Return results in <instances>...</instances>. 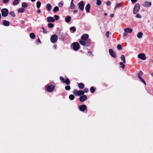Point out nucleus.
I'll list each match as a JSON object with an SVG mask.
<instances>
[{"mask_svg": "<svg viewBox=\"0 0 153 153\" xmlns=\"http://www.w3.org/2000/svg\"><path fill=\"white\" fill-rule=\"evenodd\" d=\"M110 16L111 17V18H112V17H113V16H114V14H110Z\"/></svg>", "mask_w": 153, "mask_h": 153, "instance_id": "4d7b16f0", "label": "nucleus"}, {"mask_svg": "<svg viewBox=\"0 0 153 153\" xmlns=\"http://www.w3.org/2000/svg\"><path fill=\"white\" fill-rule=\"evenodd\" d=\"M30 36L31 39H33L35 37V35L33 33H32L30 34Z\"/></svg>", "mask_w": 153, "mask_h": 153, "instance_id": "a878e982", "label": "nucleus"}, {"mask_svg": "<svg viewBox=\"0 0 153 153\" xmlns=\"http://www.w3.org/2000/svg\"><path fill=\"white\" fill-rule=\"evenodd\" d=\"M87 99V97L85 95H83L79 97V100L81 102H83L86 100Z\"/></svg>", "mask_w": 153, "mask_h": 153, "instance_id": "9d476101", "label": "nucleus"}, {"mask_svg": "<svg viewBox=\"0 0 153 153\" xmlns=\"http://www.w3.org/2000/svg\"><path fill=\"white\" fill-rule=\"evenodd\" d=\"M80 44L83 46H85V42L84 40H80L79 41Z\"/></svg>", "mask_w": 153, "mask_h": 153, "instance_id": "bb28decb", "label": "nucleus"}, {"mask_svg": "<svg viewBox=\"0 0 153 153\" xmlns=\"http://www.w3.org/2000/svg\"><path fill=\"white\" fill-rule=\"evenodd\" d=\"M143 74V73L142 71H140V72H139V75H140H140H142Z\"/></svg>", "mask_w": 153, "mask_h": 153, "instance_id": "6e6d98bb", "label": "nucleus"}, {"mask_svg": "<svg viewBox=\"0 0 153 153\" xmlns=\"http://www.w3.org/2000/svg\"><path fill=\"white\" fill-rule=\"evenodd\" d=\"M86 107L84 105H82L79 107V109L82 111H85L86 110Z\"/></svg>", "mask_w": 153, "mask_h": 153, "instance_id": "4468645a", "label": "nucleus"}, {"mask_svg": "<svg viewBox=\"0 0 153 153\" xmlns=\"http://www.w3.org/2000/svg\"><path fill=\"white\" fill-rule=\"evenodd\" d=\"M64 82L67 85H69L70 83V80L69 79L67 78L66 79V80Z\"/></svg>", "mask_w": 153, "mask_h": 153, "instance_id": "cd10ccee", "label": "nucleus"}, {"mask_svg": "<svg viewBox=\"0 0 153 153\" xmlns=\"http://www.w3.org/2000/svg\"><path fill=\"white\" fill-rule=\"evenodd\" d=\"M1 14L4 17L7 16L8 13V11L7 9L3 8L1 10Z\"/></svg>", "mask_w": 153, "mask_h": 153, "instance_id": "423d86ee", "label": "nucleus"}, {"mask_svg": "<svg viewBox=\"0 0 153 153\" xmlns=\"http://www.w3.org/2000/svg\"><path fill=\"white\" fill-rule=\"evenodd\" d=\"M1 13H0V20H1Z\"/></svg>", "mask_w": 153, "mask_h": 153, "instance_id": "e2e57ef3", "label": "nucleus"}, {"mask_svg": "<svg viewBox=\"0 0 153 153\" xmlns=\"http://www.w3.org/2000/svg\"><path fill=\"white\" fill-rule=\"evenodd\" d=\"M41 3L40 1H38L36 2V6L38 8H39L41 6Z\"/></svg>", "mask_w": 153, "mask_h": 153, "instance_id": "7c9ffc66", "label": "nucleus"}, {"mask_svg": "<svg viewBox=\"0 0 153 153\" xmlns=\"http://www.w3.org/2000/svg\"><path fill=\"white\" fill-rule=\"evenodd\" d=\"M88 53H90V52L89 51H88Z\"/></svg>", "mask_w": 153, "mask_h": 153, "instance_id": "69168bd1", "label": "nucleus"}, {"mask_svg": "<svg viewBox=\"0 0 153 153\" xmlns=\"http://www.w3.org/2000/svg\"><path fill=\"white\" fill-rule=\"evenodd\" d=\"M101 4V1L100 0H97L96 4L98 6H100Z\"/></svg>", "mask_w": 153, "mask_h": 153, "instance_id": "2f4dec72", "label": "nucleus"}, {"mask_svg": "<svg viewBox=\"0 0 153 153\" xmlns=\"http://www.w3.org/2000/svg\"><path fill=\"white\" fill-rule=\"evenodd\" d=\"M138 77L140 79L141 81L143 82L145 85H146V83L145 82V81H144L143 79L141 78V77L140 76V75H138Z\"/></svg>", "mask_w": 153, "mask_h": 153, "instance_id": "4c0bfd02", "label": "nucleus"}, {"mask_svg": "<svg viewBox=\"0 0 153 153\" xmlns=\"http://www.w3.org/2000/svg\"><path fill=\"white\" fill-rule=\"evenodd\" d=\"M84 91L82 90L78 91L76 89H74L73 92V94L76 96H80L83 95L84 94Z\"/></svg>", "mask_w": 153, "mask_h": 153, "instance_id": "f03ea898", "label": "nucleus"}, {"mask_svg": "<svg viewBox=\"0 0 153 153\" xmlns=\"http://www.w3.org/2000/svg\"><path fill=\"white\" fill-rule=\"evenodd\" d=\"M143 33L141 32H138L137 34V37L138 38L140 39L142 37Z\"/></svg>", "mask_w": 153, "mask_h": 153, "instance_id": "aec40b11", "label": "nucleus"}, {"mask_svg": "<svg viewBox=\"0 0 153 153\" xmlns=\"http://www.w3.org/2000/svg\"><path fill=\"white\" fill-rule=\"evenodd\" d=\"M37 12L38 13H40L41 12V10L40 9H38L37 10Z\"/></svg>", "mask_w": 153, "mask_h": 153, "instance_id": "5fc2aeb1", "label": "nucleus"}, {"mask_svg": "<svg viewBox=\"0 0 153 153\" xmlns=\"http://www.w3.org/2000/svg\"><path fill=\"white\" fill-rule=\"evenodd\" d=\"M48 27L49 28H52L53 27V25L51 23H49L48 24Z\"/></svg>", "mask_w": 153, "mask_h": 153, "instance_id": "72a5a7b5", "label": "nucleus"}, {"mask_svg": "<svg viewBox=\"0 0 153 153\" xmlns=\"http://www.w3.org/2000/svg\"><path fill=\"white\" fill-rule=\"evenodd\" d=\"M140 9V6L139 4H136L133 9V13L136 14L139 11Z\"/></svg>", "mask_w": 153, "mask_h": 153, "instance_id": "20e7f679", "label": "nucleus"}, {"mask_svg": "<svg viewBox=\"0 0 153 153\" xmlns=\"http://www.w3.org/2000/svg\"><path fill=\"white\" fill-rule=\"evenodd\" d=\"M19 3V0H14L13 2V4L14 5H16L18 4Z\"/></svg>", "mask_w": 153, "mask_h": 153, "instance_id": "4be33fe9", "label": "nucleus"}, {"mask_svg": "<svg viewBox=\"0 0 153 153\" xmlns=\"http://www.w3.org/2000/svg\"><path fill=\"white\" fill-rule=\"evenodd\" d=\"M43 32L44 33H47V31L46 30H45L44 28H43Z\"/></svg>", "mask_w": 153, "mask_h": 153, "instance_id": "603ef678", "label": "nucleus"}, {"mask_svg": "<svg viewBox=\"0 0 153 153\" xmlns=\"http://www.w3.org/2000/svg\"><path fill=\"white\" fill-rule=\"evenodd\" d=\"M54 17L56 19V20H58V19H59V16H58L57 15H55L54 16Z\"/></svg>", "mask_w": 153, "mask_h": 153, "instance_id": "a18cd8bd", "label": "nucleus"}, {"mask_svg": "<svg viewBox=\"0 0 153 153\" xmlns=\"http://www.w3.org/2000/svg\"><path fill=\"white\" fill-rule=\"evenodd\" d=\"M60 80L62 81L63 82H65V80L64 78L62 77H60Z\"/></svg>", "mask_w": 153, "mask_h": 153, "instance_id": "c03bdc74", "label": "nucleus"}, {"mask_svg": "<svg viewBox=\"0 0 153 153\" xmlns=\"http://www.w3.org/2000/svg\"><path fill=\"white\" fill-rule=\"evenodd\" d=\"M121 59L123 61V62L124 63H126V59L124 55H122L121 57Z\"/></svg>", "mask_w": 153, "mask_h": 153, "instance_id": "5701e85b", "label": "nucleus"}, {"mask_svg": "<svg viewBox=\"0 0 153 153\" xmlns=\"http://www.w3.org/2000/svg\"><path fill=\"white\" fill-rule=\"evenodd\" d=\"M109 53L110 55H111V56L112 57L114 58L116 57L115 53L112 49H109Z\"/></svg>", "mask_w": 153, "mask_h": 153, "instance_id": "f8f14e48", "label": "nucleus"}, {"mask_svg": "<svg viewBox=\"0 0 153 153\" xmlns=\"http://www.w3.org/2000/svg\"><path fill=\"white\" fill-rule=\"evenodd\" d=\"M4 3H6L8 2L10 0H3Z\"/></svg>", "mask_w": 153, "mask_h": 153, "instance_id": "09e8293b", "label": "nucleus"}, {"mask_svg": "<svg viewBox=\"0 0 153 153\" xmlns=\"http://www.w3.org/2000/svg\"><path fill=\"white\" fill-rule=\"evenodd\" d=\"M48 11H50L51 8V4H48L46 5Z\"/></svg>", "mask_w": 153, "mask_h": 153, "instance_id": "b1692460", "label": "nucleus"}, {"mask_svg": "<svg viewBox=\"0 0 153 153\" xmlns=\"http://www.w3.org/2000/svg\"><path fill=\"white\" fill-rule=\"evenodd\" d=\"M132 32V30L129 28H127L124 29V32L123 34V36L126 37L127 36L128 33H131Z\"/></svg>", "mask_w": 153, "mask_h": 153, "instance_id": "f257e3e1", "label": "nucleus"}, {"mask_svg": "<svg viewBox=\"0 0 153 153\" xmlns=\"http://www.w3.org/2000/svg\"><path fill=\"white\" fill-rule=\"evenodd\" d=\"M22 6L23 7L26 8L27 6V4L25 2H23L22 3Z\"/></svg>", "mask_w": 153, "mask_h": 153, "instance_id": "c85d7f7f", "label": "nucleus"}, {"mask_svg": "<svg viewBox=\"0 0 153 153\" xmlns=\"http://www.w3.org/2000/svg\"><path fill=\"white\" fill-rule=\"evenodd\" d=\"M151 5V3L150 2L146 1L145 2L144 6L146 7H149Z\"/></svg>", "mask_w": 153, "mask_h": 153, "instance_id": "2eb2a0df", "label": "nucleus"}, {"mask_svg": "<svg viewBox=\"0 0 153 153\" xmlns=\"http://www.w3.org/2000/svg\"><path fill=\"white\" fill-rule=\"evenodd\" d=\"M37 42H40V39H38L37 40Z\"/></svg>", "mask_w": 153, "mask_h": 153, "instance_id": "bf43d9fd", "label": "nucleus"}, {"mask_svg": "<svg viewBox=\"0 0 153 153\" xmlns=\"http://www.w3.org/2000/svg\"><path fill=\"white\" fill-rule=\"evenodd\" d=\"M72 46L73 49L76 51L78 50L80 48L79 44L77 42H75L72 43Z\"/></svg>", "mask_w": 153, "mask_h": 153, "instance_id": "7ed1b4c3", "label": "nucleus"}, {"mask_svg": "<svg viewBox=\"0 0 153 153\" xmlns=\"http://www.w3.org/2000/svg\"><path fill=\"white\" fill-rule=\"evenodd\" d=\"M104 15L105 16H106L107 15V14L106 13H104Z\"/></svg>", "mask_w": 153, "mask_h": 153, "instance_id": "0e129e2a", "label": "nucleus"}, {"mask_svg": "<svg viewBox=\"0 0 153 153\" xmlns=\"http://www.w3.org/2000/svg\"><path fill=\"white\" fill-rule=\"evenodd\" d=\"M65 88L66 90L68 91L70 89L71 87L69 85H67L65 86Z\"/></svg>", "mask_w": 153, "mask_h": 153, "instance_id": "58836bf2", "label": "nucleus"}, {"mask_svg": "<svg viewBox=\"0 0 153 153\" xmlns=\"http://www.w3.org/2000/svg\"><path fill=\"white\" fill-rule=\"evenodd\" d=\"M106 4L108 6H109L111 4V3L110 1H108L106 2Z\"/></svg>", "mask_w": 153, "mask_h": 153, "instance_id": "49530a36", "label": "nucleus"}, {"mask_svg": "<svg viewBox=\"0 0 153 153\" xmlns=\"http://www.w3.org/2000/svg\"><path fill=\"white\" fill-rule=\"evenodd\" d=\"M88 35L87 34H85L82 36L81 39L85 41L88 39Z\"/></svg>", "mask_w": 153, "mask_h": 153, "instance_id": "9b49d317", "label": "nucleus"}, {"mask_svg": "<svg viewBox=\"0 0 153 153\" xmlns=\"http://www.w3.org/2000/svg\"><path fill=\"white\" fill-rule=\"evenodd\" d=\"M21 22L22 24H24V22L23 21H21Z\"/></svg>", "mask_w": 153, "mask_h": 153, "instance_id": "052dcab7", "label": "nucleus"}, {"mask_svg": "<svg viewBox=\"0 0 153 153\" xmlns=\"http://www.w3.org/2000/svg\"><path fill=\"white\" fill-rule=\"evenodd\" d=\"M63 3H60L59 4V7H62L63 5Z\"/></svg>", "mask_w": 153, "mask_h": 153, "instance_id": "8fccbe9b", "label": "nucleus"}, {"mask_svg": "<svg viewBox=\"0 0 153 153\" xmlns=\"http://www.w3.org/2000/svg\"><path fill=\"white\" fill-rule=\"evenodd\" d=\"M152 76H153V73L152 74Z\"/></svg>", "mask_w": 153, "mask_h": 153, "instance_id": "338daca9", "label": "nucleus"}, {"mask_svg": "<svg viewBox=\"0 0 153 153\" xmlns=\"http://www.w3.org/2000/svg\"><path fill=\"white\" fill-rule=\"evenodd\" d=\"M122 5V3H118L116 4V7H115L114 9H116L117 8L119 7Z\"/></svg>", "mask_w": 153, "mask_h": 153, "instance_id": "c756f323", "label": "nucleus"}, {"mask_svg": "<svg viewBox=\"0 0 153 153\" xmlns=\"http://www.w3.org/2000/svg\"><path fill=\"white\" fill-rule=\"evenodd\" d=\"M69 98L70 100H72L74 98V96L73 95L71 94L69 96Z\"/></svg>", "mask_w": 153, "mask_h": 153, "instance_id": "473e14b6", "label": "nucleus"}, {"mask_svg": "<svg viewBox=\"0 0 153 153\" xmlns=\"http://www.w3.org/2000/svg\"><path fill=\"white\" fill-rule=\"evenodd\" d=\"M47 21L48 22H54L55 21V19L53 17L50 16L47 18Z\"/></svg>", "mask_w": 153, "mask_h": 153, "instance_id": "ddd939ff", "label": "nucleus"}, {"mask_svg": "<svg viewBox=\"0 0 153 153\" xmlns=\"http://www.w3.org/2000/svg\"><path fill=\"white\" fill-rule=\"evenodd\" d=\"M136 17L137 18H141V16L139 14H137L136 15Z\"/></svg>", "mask_w": 153, "mask_h": 153, "instance_id": "37998d69", "label": "nucleus"}, {"mask_svg": "<svg viewBox=\"0 0 153 153\" xmlns=\"http://www.w3.org/2000/svg\"><path fill=\"white\" fill-rule=\"evenodd\" d=\"M50 39L51 42L52 43H54L57 41L58 37L56 34H53L51 36Z\"/></svg>", "mask_w": 153, "mask_h": 153, "instance_id": "39448f33", "label": "nucleus"}, {"mask_svg": "<svg viewBox=\"0 0 153 153\" xmlns=\"http://www.w3.org/2000/svg\"><path fill=\"white\" fill-rule=\"evenodd\" d=\"M137 57L138 58L142 59L145 60L146 59V57L145 54L143 53H141L138 55Z\"/></svg>", "mask_w": 153, "mask_h": 153, "instance_id": "6e6552de", "label": "nucleus"}, {"mask_svg": "<svg viewBox=\"0 0 153 153\" xmlns=\"http://www.w3.org/2000/svg\"><path fill=\"white\" fill-rule=\"evenodd\" d=\"M131 1L132 3H134L136 2L137 0H131Z\"/></svg>", "mask_w": 153, "mask_h": 153, "instance_id": "864d4df0", "label": "nucleus"}, {"mask_svg": "<svg viewBox=\"0 0 153 153\" xmlns=\"http://www.w3.org/2000/svg\"><path fill=\"white\" fill-rule=\"evenodd\" d=\"M9 14L11 16L13 17H14L16 15L12 11L10 12L9 13Z\"/></svg>", "mask_w": 153, "mask_h": 153, "instance_id": "c9c22d12", "label": "nucleus"}, {"mask_svg": "<svg viewBox=\"0 0 153 153\" xmlns=\"http://www.w3.org/2000/svg\"><path fill=\"white\" fill-rule=\"evenodd\" d=\"M91 92L92 93H93L95 91V89L93 87H91L90 88Z\"/></svg>", "mask_w": 153, "mask_h": 153, "instance_id": "a19ab883", "label": "nucleus"}, {"mask_svg": "<svg viewBox=\"0 0 153 153\" xmlns=\"http://www.w3.org/2000/svg\"><path fill=\"white\" fill-rule=\"evenodd\" d=\"M3 24L4 26H7L10 25V22L9 21L6 20H4L3 21Z\"/></svg>", "mask_w": 153, "mask_h": 153, "instance_id": "a211bd4d", "label": "nucleus"}, {"mask_svg": "<svg viewBox=\"0 0 153 153\" xmlns=\"http://www.w3.org/2000/svg\"><path fill=\"white\" fill-rule=\"evenodd\" d=\"M59 7L57 6H56L54 7L53 9V11L54 12H55L58 11L59 10Z\"/></svg>", "mask_w": 153, "mask_h": 153, "instance_id": "f704fd0d", "label": "nucleus"}, {"mask_svg": "<svg viewBox=\"0 0 153 153\" xmlns=\"http://www.w3.org/2000/svg\"><path fill=\"white\" fill-rule=\"evenodd\" d=\"M79 7L82 11L84 9V4L83 1H81L78 3Z\"/></svg>", "mask_w": 153, "mask_h": 153, "instance_id": "1a4fd4ad", "label": "nucleus"}, {"mask_svg": "<svg viewBox=\"0 0 153 153\" xmlns=\"http://www.w3.org/2000/svg\"><path fill=\"white\" fill-rule=\"evenodd\" d=\"M25 11V9L22 8H19L18 10V12L19 13H23Z\"/></svg>", "mask_w": 153, "mask_h": 153, "instance_id": "393cba45", "label": "nucleus"}, {"mask_svg": "<svg viewBox=\"0 0 153 153\" xmlns=\"http://www.w3.org/2000/svg\"><path fill=\"white\" fill-rule=\"evenodd\" d=\"M117 48L119 50H121L122 49V47L120 45H117Z\"/></svg>", "mask_w": 153, "mask_h": 153, "instance_id": "79ce46f5", "label": "nucleus"}, {"mask_svg": "<svg viewBox=\"0 0 153 153\" xmlns=\"http://www.w3.org/2000/svg\"><path fill=\"white\" fill-rule=\"evenodd\" d=\"M84 91L86 93H87L88 91V89L87 88H85L84 89Z\"/></svg>", "mask_w": 153, "mask_h": 153, "instance_id": "3c124183", "label": "nucleus"}, {"mask_svg": "<svg viewBox=\"0 0 153 153\" xmlns=\"http://www.w3.org/2000/svg\"><path fill=\"white\" fill-rule=\"evenodd\" d=\"M90 8V4H88L85 7V9L86 11L88 12H89V10Z\"/></svg>", "mask_w": 153, "mask_h": 153, "instance_id": "6ab92c4d", "label": "nucleus"}, {"mask_svg": "<svg viewBox=\"0 0 153 153\" xmlns=\"http://www.w3.org/2000/svg\"><path fill=\"white\" fill-rule=\"evenodd\" d=\"M74 12L75 13H77L78 12V10H74Z\"/></svg>", "mask_w": 153, "mask_h": 153, "instance_id": "13d9d810", "label": "nucleus"}, {"mask_svg": "<svg viewBox=\"0 0 153 153\" xmlns=\"http://www.w3.org/2000/svg\"><path fill=\"white\" fill-rule=\"evenodd\" d=\"M78 87L80 89H82L84 87V85L82 83H79Z\"/></svg>", "mask_w": 153, "mask_h": 153, "instance_id": "412c9836", "label": "nucleus"}, {"mask_svg": "<svg viewBox=\"0 0 153 153\" xmlns=\"http://www.w3.org/2000/svg\"><path fill=\"white\" fill-rule=\"evenodd\" d=\"M106 36L107 37H109V32L107 31L106 33Z\"/></svg>", "mask_w": 153, "mask_h": 153, "instance_id": "de8ad7c7", "label": "nucleus"}, {"mask_svg": "<svg viewBox=\"0 0 153 153\" xmlns=\"http://www.w3.org/2000/svg\"><path fill=\"white\" fill-rule=\"evenodd\" d=\"M152 62H153V60L152 61Z\"/></svg>", "mask_w": 153, "mask_h": 153, "instance_id": "774afa93", "label": "nucleus"}, {"mask_svg": "<svg viewBox=\"0 0 153 153\" xmlns=\"http://www.w3.org/2000/svg\"><path fill=\"white\" fill-rule=\"evenodd\" d=\"M31 1H34L36 0H31Z\"/></svg>", "mask_w": 153, "mask_h": 153, "instance_id": "680f3d73", "label": "nucleus"}, {"mask_svg": "<svg viewBox=\"0 0 153 153\" xmlns=\"http://www.w3.org/2000/svg\"><path fill=\"white\" fill-rule=\"evenodd\" d=\"M55 88L54 85H48L46 87V89L49 92H51L53 91Z\"/></svg>", "mask_w": 153, "mask_h": 153, "instance_id": "0eeeda50", "label": "nucleus"}, {"mask_svg": "<svg viewBox=\"0 0 153 153\" xmlns=\"http://www.w3.org/2000/svg\"><path fill=\"white\" fill-rule=\"evenodd\" d=\"M71 17L70 16H67L65 18V20L67 23L70 22L71 19Z\"/></svg>", "mask_w": 153, "mask_h": 153, "instance_id": "dca6fc26", "label": "nucleus"}, {"mask_svg": "<svg viewBox=\"0 0 153 153\" xmlns=\"http://www.w3.org/2000/svg\"><path fill=\"white\" fill-rule=\"evenodd\" d=\"M120 65L121 66H120V68H122L123 69L125 67V65L123 64L122 62H120L119 63Z\"/></svg>", "mask_w": 153, "mask_h": 153, "instance_id": "e433bc0d", "label": "nucleus"}, {"mask_svg": "<svg viewBox=\"0 0 153 153\" xmlns=\"http://www.w3.org/2000/svg\"><path fill=\"white\" fill-rule=\"evenodd\" d=\"M70 30H73V32H74L76 30V29L74 27H72L70 28Z\"/></svg>", "mask_w": 153, "mask_h": 153, "instance_id": "ea45409f", "label": "nucleus"}, {"mask_svg": "<svg viewBox=\"0 0 153 153\" xmlns=\"http://www.w3.org/2000/svg\"><path fill=\"white\" fill-rule=\"evenodd\" d=\"M74 0H72L71 2L70 8L72 9L75 8V6L73 2Z\"/></svg>", "mask_w": 153, "mask_h": 153, "instance_id": "f3484780", "label": "nucleus"}]
</instances>
